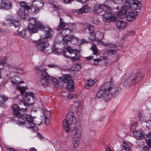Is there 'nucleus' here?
<instances>
[{
  "label": "nucleus",
  "instance_id": "1",
  "mask_svg": "<svg viewBox=\"0 0 151 151\" xmlns=\"http://www.w3.org/2000/svg\"><path fill=\"white\" fill-rule=\"evenodd\" d=\"M122 90L121 88L114 86L113 82L109 81L105 83L97 93L96 97L102 98L105 102L118 96Z\"/></svg>",
  "mask_w": 151,
  "mask_h": 151
},
{
  "label": "nucleus",
  "instance_id": "2",
  "mask_svg": "<svg viewBox=\"0 0 151 151\" xmlns=\"http://www.w3.org/2000/svg\"><path fill=\"white\" fill-rule=\"evenodd\" d=\"M125 1V6L118 13V16L122 18L125 15L128 10H139L140 9V6H138V1L136 0H112L114 4H118L119 6L117 7L116 9L119 10L122 5Z\"/></svg>",
  "mask_w": 151,
  "mask_h": 151
},
{
  "label": "nucleus",
  "instance_id": "3",
  "mask_svg": "<svg viewBox=\"0 0 151 151\" xmlns=\"http://www.w3.org/2000/svg\"><path fill=\"white\" fill-rule=\"evenodd\" d=\"M76 119L73 112H70L67 115L66 119L63 122V125L64 130L68 133L69 132L74 131L76 126Z\"/></svg>",
  "mask_w": 151,
  "mask_h": 151
},
{
  "label": "nucleus",
  "instance_id": "4",
  "mask_svg": "<svg viewBox=\"0 0 151 151\" xmlns=\"http://www.w3.org/2000/svg\"><path fill=\"white\" fill-rule=\"evenodd\" d=\"M29 21H30L28 26L29 31L32 33L37 32L38 30L45 29V26L43 23L36 18H29Z\"/></svg>",
  "mask_w": 151,
  "mask_h": 151
},
{
  "label": "nucleus",
  "instance_id": "5",
  "mask_svg": "<svg viewBox=\"0 0 151 151\" xmlns=\"http://www.w3.org/2000/svg\"><path fill=\"white\" fill-rule=\"evenodd\" d=\"M33 42L37 49L43 53L47 55H49L51 52L52 50L50 49H47V50H46L49 45L46 38L40 39L37 41Z\"/></svg>",
  "mask_w": 151,
  "mask_h": 151
},
{
  "label": "nucleus",
  "instance_id": "6",
  "mask_svg": "<svg viewBox=\"0 0 151 151\" xmlns=\"http://www.w3.org/2000/svg\"><path fill=\"white\" fill-rule=\"evenodd\" d=\"M142 78L140 73H132L130 75L125 81L124 85L126 86H129L133 84L137 83Z\"/></svg>",
  "mask_w": 151,
  "mask_h": 151
},
{
  "label": "nucleus",
  "instance_id": "7",
  "mask_svg": "<svg viewBox=\"0 0 151 151\" xmlns=\"http://www.w3.org/2000/svg\"><path fill=\"white\" fill-rule=\"evenodd\" d=\"M103 19L106 24H108L110 22H114L117 19L115 14L112 12L109 6L103 14Z\"/></svg>",
  "mask_w": 151,
  "mask_h": 151
},
{
  "label": "nucleus",
  "instance_id": "8",
  "mask_svg": "<svg viewBox=\"0 0 151 151\" xmlns=\"http://www.w3.org/2000/svg\"><path fill=\"white\" fill-rule=\"evenodd\" d=\"M38 71H39V73L41 74V78L39 84L44 86H47L50 80V76L47 73L45 68H39L38 69L37 72H36L37 73Z\"/></svg>",
  "mask_w": 151,
  "mask_h": 151
},
{
  "label": "nucleus",
  "instance_id": "9",
  "mask_svg": "<svg viewBox=\"0 0 151 151\" xmlns=\"http://www.w3.org/2000/svg\"><path fill=\"white\" fill-rule=\"evenodd\" d=\"M75 130L73 133V137L72 143L74 147L76 148L78 146L82 133V129L80 126L75 127Z\"/></svg>",
  "mask_w": 151,
  "mask_h": 151
},
{
  "label": "nucleus",
  "instance_id": "10",
  "mask_svg": "<svg viewBox=\"0 0 151 151\" xmlns=\"http://www.w3.org/2000/svg\"><path fill=\"white\" fill-rule=\"evenodd\" d=\"M13 115L14 117L17 119V123L20 124L24 121V116L21 112V110L17 104L14 105L12 108Z\"/></svg>",
  "mask_w": 151,
  "mask_h": 151
},
{
  "label": "nucleus",
  "instance_id": "11",
  "mask_svg": "<svg viewBox=\"0 0 151 151\" xmlns=\"http://www.w3.org/2000/svg\"><path fill=\"white\" fill-rule=\"evenodd\" d=\"M87 28L88 30L89 33L91 35L90 40L93 41H96L98 42L103 43L101 40L103 38V32H100L99 33L100 36L99 38L96 37V34L94 31L93 27L91 25H89L87 26Z\"/></svg>",
  "mask_w": 151,
  "mask_h": 151
},
{
  "label": "nucleus",
  "instance_id": "12",
  "mask_svg": "<svg viewBox=\"0 0 151 151\" xmlns=\"http://www.w3.org/2000/svg\"><path fill=\"white\" fill-rule=\"evenodd\" d=\"M35 94L32 92H26L23 99V101L21 100V103L24 106L27 104L29 105H32L34 102Z\"/></svg>",
  "mask_w": 151,
  "mask_h": 151
},
{
  "label": "nucleus",
  "instance_id": "13",
  "mask_svg": "<svg viewBox=\"0 0 151 151\" xmlns=\"http://www.w3.org/2000/svg\"><path fill=\"white\" fill-rule=\"evenodd\" d=\"M19 4L21 7L25 8L28 12L32 14H36L39 11L38 7L35 5H32L30 6L28 4L22 1L19 3Z\"/></svg>",
  "mask_w": 151,
  "mask_h": 151
},
{
  "label": "nucleus",
  "instance_id": "14",
  "mask_svg": "<svg viewBox=\"0 0 151 151\" xmlns=\"http://www.w3.org/2000/svg\"><path fill=\"white\" fill-rule=\"evenodd\" d=\"M24 121L19 125H24L25 126L28 128H32L35 126V124L33 122V118L31 115H27L26 116H24Z\"/></svg>",
  "mask_w": 151,
  "mask_h": 151
},
{
  "label": "nucleus",
  "instance_id": "15",
  "mask_svg": "<svg viewBox=\"0 0 151 151\" xmlns=\"http://www.w3.org/2000/svg\"><path fill=\"white\" fill-rule=\"evenodd\" d=\"M19 79L18 77H12L11 78V82L12 84L14 85H15L16 86L17 89H19L20 90L21 94L22 95H23L25 90L26 88L25 87H20V86H18L17 85L21 83H23V81H19L18 80Z\"/></svg>",
  "mask_w": 151,
  "mask_h": 151
},
{
  "label": "nucleus",
  "instance_id": "16",
  "mask_svg": "<svg viewBox=\"0 0 151 151\" xmlns=\"http://www.w3.org/2000/svg\"><path fill=\"white\" fill-rule=\"evenodd\" d=\"M74 29V27L70 28V29L67 28L62 30L58 36V39L59 41H63L64 37H67L68 35L71 32H73Z\"/></svg>",
  "mask_w": 151,
  "mask_h": 151
},
{
  "label": "nucleus",
  "instance_id": "17",
  "mask_svg": "<svg viewBox=\"0 0 151 151\" xmlns=\"http://www.w3.org/2000/svg\"><path fill=\"white\" fill-rule=\"evenodd\" d=\"M109 7L105 4H96L94 6L93 11L94 13L96 14L100 13L102 11L104 13Z\"/></svg>",
  "mask_w": 151,
  "mask_h": 151
},
{
  "label": "nucleus",
  "instance_id": "18",
  "mask_svg": "<svg viewBox=\"0 0 151 151\" xmlns=\"http://www.w3.org/2000/svg\"><path fill=\"white\" fill-rule=\"evenodd\" d=\"M32 32H30L28 29L23 30L21 32L17 31L14 33V34L17 35H19L24 38L27 39L30 37L31 34Z\"/></svg>",
  "mask_w": 151,
  "mask_h": 151
},
{
  "label": "nucleus",
  "instance_id": "19",
  "mask_svg": "<svg viewBox=\"0 0 151 151\" xmlns=\"http://www.w3.org/2000/svg\"><path fill=\"white\" fill-rule=\"evenodd\" d=\"M10 2L8 1L0 0V9H9L11 7Z\"/></svg>",
  "mask_w": 151,
  "mask_h": 151
},
{
  "label": "nucleus",
  "instance_id": "20",
  "mask_svg": "<svg viewBox=\"0 0 151 151\" xmlns=\"http://www.w3.org/2000/svg\"><path fill=\"white\" fill-rule=\"evenodd\" d=\"M133 134L134 137L139 140L143 139L146 135V134L142 133L141 130H135L133 132Z\"/></svg>",
  "mask_w": 151,
  "mask_h": 151
},
{
  "label": "nucleus",
  "instance_id": "21",
  "mask_svg": "<svg viewBox=\"0 0 151 151\" xmlns=\"http://www.w3.org/2000/svg\"><path fill=\"white\" fill-rule=\"evenodd\" d=\"M75 51L74 49H73L68 46L65 48V51L63 52V55L66 58H70V55L73 54Z\"/></svg>",
  "mask_w": 151,
  "mask_h": 151
},
{
  "label": "nucleus",
  "instance_id": "22",
  "mask_svg": "<svg viewBox=\"0 0 151 151\" xmlns=\"http://www.w3.org/2000/svg\"><path fill=\"white\" fill-rule=\"evenodd\" d=\"M135 12L131 11L128 12L126 15V19L129 21L133 20L136 17L137 14Z\"/></svg>",
  "mask_w": 151,
  "mask_h": 151
},
{
  "label": "nucleus",
  "instance_id": "23",
  "mask_svg": "<svg viewBox=\"0 0 151 151\" xmlns=\"http://www.w3.org/2000/svg\"><path fill=\"white\" fill-rule=\"evenodd\" d=\"M20 8L18 11L17 13L18 15L20 16L23 19H25L28 16L27 14L25 12V10H26L25 8L22 7Z\"/></svg>",
  "mask_w": 151,
  "mask_h": 151
},
{
  "label": "nucleus",
  "instance_id": "24",
  "mask_svg": "<svg viewBox=\"0 0 151 151\" xmlns=\"http://www.w3.org/2000/svg\"><path fill=\"white\" fill-rule=\"evenodd\" d=\"M93 55H91L90 56L86 58V60H88L89 61H91V60H93L94 62H93V64L95 65L98 64L99 60L103 59L105 60L106 58L105 57H99V59L98 58H93Z\"/></svg>",
  "mask_w": 151,
  "mask_h": 151
},
{
  "label": "nucleus",
  "instance_id": "25",
  "mask_svg": "<svg viewBox=\"0 0 151 151\" xmlns=\"http://www.w3.org/2000/svg\"><path fill=\"white\" fill-rule=\"evenodd\" d=\"M116 24L117 28L119 29H123L127 25V23L122 20H117Z\"/></svg>",
  "mask_w": 151,
  "mask_h": 151
},
{
  "label": "nucleus",
  "instance_id": "26",
  "mask_svg": "<svg viewBox=\"0 0 151 151\" xmlns=\"http://www.w3.org/2000/svg\"><path fill=\"white\" fill-rule=\"evenodd\" d=\"M78 37H76L73 36H70L67 37H64V40H64L63 42L64 45L65 46L67 45L68 41H71L74 40L77 42L78 41Z\"/></svg>",
  "mask_w": 151,
  "mask_h": 151
},
{
  "label": "nucleus",
  "instance_id": "27",
  "mask_svg": "<svg viewBox=\"0 0 151 151\" xmlns=\"http://www.w3.org/2000/svg\"><path fill=\"white\" fill-rule=\"evenodd\" d=\"M60 79L65 83H67L71 79V76L68 74L64 75L60 77Z\"/></svg>",
  "mask_w": 151,
  "mask_h": 151
},
{
  "label": "nucleus",
  "instance_id": "28",
  "mask_svg": "<svg viewBox=\"0 0 151 151\" xmlns=\"http://www.w3.org/2000/svg\"><path fill=\"white\" fill-rule=\"evenodd\" d=\"M66 26V23L62 21L61 18L60 17L59 24L57 27L58 30H61L63 29Z\"/></svg>",
  "mask_w": 151,
  "mask_h": 151
},
{
  "label": "nucleus",
  "instance_id": "29",
  "mask_svg": "<svg viewBox=\"0 0 151 151\" xmlns=\"http://www.w3.org/2000/svg\"><path fill=\"white\" fill-rule=\"evenodd\" d=\"M87 7L88 6L86 5L83 6L81 9L76 10L75 12L78 14H81L85 12L86 10L87 9Z\"/></svg>",
  "mask_w": 151,
  "mask_h": 151
},
{
  "label": "nucleus",
  "instance_id": "30",
  "mask_svg": "<svg viewBox=\"0 0 151 151\" xmlns=\"http://www.w3.org/2000/svg\"><path fill=\"white\" fill-rule=\"evenodd\" d=\"M95 83L94 81L92 79L88 80L86 81L85 83V86L87 89L90 88V87L93 85Z\"/></svg>",
  "mask_w": 151,
  "mask_h": 151
},
{
  "label": "nucleus",
  "instance_id": "31",
  "mask_svg": "<svg viewBox=\"0 0 151 151\" xmlns=\"http://www.w3.org/2000/svg\"><path fill=\"white\" fill-rule=\"evenodd\" d=\"M121 151H130V148L125 142H122V148Z\"/></svg>",
  "mask_w": 151,
  "mask_h": 151
},
{
  "label": "nucleus",
  "instance_id": "32",
  "mask_svg": "<svg viewBox=\"0 0 151 151\" xmlns=\"http://www.w3.org/2000/svg\"><path fill=\"white\" fill-rule=\"evenodd\" d=\"M67 88L69 90H72L74 88V86L73 85V80L71 79L67 83Z\"/></svg>",
  "mask_w": 151,
  "mask_h": 151
},
{
  "label": "nucleus",
  "instance_id": "33",
  "mask_svg": "<svg viewBox=\"0 0 151 151\" xmlns=\"http://www.w3.org/2000/svg\"><path fill=\"white\" fill-rule=\"evenodd\" d=\"M81 68L80 65L75 64L72 65L71 69L72 71H78L81 69Z\"/></svg>",
  "mask_w": 151,
  "mask_h": 151
},
{
  "label": "nucleus",
  "instance_id": "34",
  "mask_svg": "<svg viewBox=\"0 0 151 151\" xmlns=\"http://www.w3.org/2000/svg\"><path fill=\"white\" fill-rule=\"evenodd\" d=\"M75 52H74V53L75 54V56L72 57H71V59L73 60H78L79 58V52H78V51H77L76 49H74Z\"/></svg>",
  "mask_w": 151,
  "mask_h": 151
},
{
  "label": "nucleus",
  "instance_id": "35",
  "mask_svg": "<svg viewBox=\"0 0 151 151\" xmlns=\"http://www.w3.org/2000/svg\"><path fill=\"white\" fill-rule=\"evenodd\" d=\"M46 37L50 38L53 35V32L50 29H47L46 30Z\"/></svg>",
  "mask_w": 151,
  "mask_h": 151
},
{
  "label": "nucleus",
  "instance_id": "36",
  "mask_svg": "<svg viewBox=\"0 0 151 151\" xmlns=\"http://www.w3.org/2000/svg\"><path fill=\"white\" fill-rule=\"evenodd\" d=\"M12 25H13L15 28L19 29L20 26V23L18 20H14Z\"/></svg>",
  "mask_w": 151,
  "mask_h": 151
},
{
  "label": "nucleus",
  "instance_id": "37",
  "mask_svg": "<svg viewBox=\"0 0 151 151\" xmlns=\"http://www.w3.org/2000/svg\"><path fill=\"white\" fill-rule=\"evenodd\" d=\"M91 48L93 52V54H92L93 55H96H96H99L98 54V49L97 48L96 46L94 45H93L91 47Z\"/></svg>",
  "mask_w": 151,
  "mask_h": 151
},
{
  "label": "nucleus",
  "instance_id": "38",
  "mask_svg": "<svg viewBox=\"0 0 151 151\" xmlns=\"http://www.w3.org/2000/svg\"><path fill=\"white\" fill-rule=\"evenodd\" d=\"M8 98L6 96L0 95V104L6 102L8 100Z\"/></svg>",
  "mask_w": 151,
  "mask_h": 151
},
{
  "label": "nucleus",
  "instance_id": "39",
  "mask_svg": "<svg viewBox=\"0 0 151 151\" xmlns=\"http://www.w3.org/2000/svg\"><path fill=\"white\" fill-rule=\"evenodd\" d=\"M8 98L6 96L0 95V104L6 102L8 100Z\"/></svg>",
  "mask_w": 151,
  "mask_h": 151
},
{
  "label": "nucleus",
  "instance_id": "40",
  "mask_svg": "<svg viewBox=\"0 0 151 151\" xmlns=\"http://www.w3.org/2000/svg\"><path fill=\"white\" fill-rule=\"evenodd\" d=\"M138 116L139 120L140 121H143L145 120V116L142 113H139L138 114Z\"/></svg>",
  "mask_w": 151,
  "mask_h": 151
},
{
  "label": "nucleus",
  "instance_id": "41",
  "mask_svg": "<svg viewBox=\"0 0 151 151\" xmlns=\"http://www.w3.org/2000/svg\"><path fill=\"white\" fill-rule=\"evenodd\" d=\"M99 44H100L101 45L104 44L105 45H107L108 46L107 47H109V48H114L116 47V46L115 45L112 44H108L107 43H106V44L105 43H104L103 42H102L103 43H101L100 42H98Z\"/></svg>",
  "mask_w": 151,
  "mask_h": 151
},
{
  "label": "nucleus",
  "instance_id": "42",
  "mask_svg": "<svg viewBox=\"0 0 151 151\" xmlns=\"http://www.w3.org/2000/svg\"><path fill=\"white\" fill-rule=\"evenodd\" d=\"M116 53V51L115 50L110 49L108 51V54L109 55H114Z\"/></svg>",
  "mask_w": 151,
  "mask_h": 151
},
{
  "label": "nucleus",
  "instance_id": "43",
  "mask_svg": "<svg viewBox=\"0 0 151 151\" xmlns=\"http://www.w3.org/2000/svg\"><path fill=\"white\" fill-rule=\"evenodd\" d=\"M145 141L148 146L151 147V138L146 137Z\"/></svg>",
  "mask_w": 151,
  "mask_h": 151
},
{
  "label": "nucleus",
  "instance_id": "44",
  "mask_svg": "<svg viewBox=\"0 0 151 151\" xmlns=\"http://www.w3.org/2000/svg\"><path fill=\"white\" fill-rule=\"evenodd\" d=\"M8 67L9 68V69H12V68H14L16 70V72L17 73H18V72L19 71V70H18V68H17V67H14V65L13 64H10L9 65ZM16 71V70H15Z\"/></svg>",
  "mask_w": 151,
  "mask_h": 151
},
{
  "label": "nucleus",
  "instance_id": "45",
  "mask_svg": "<svg viewBox=\"0 0 151 151\" xmlns=\"http://www.w3.org/2000/svg\"><path fill=\"white\" fill-rule=\"evenodd\" d=\"M52 5L54 8L56 9H59L60 8L58 4L56 2H53L52 4Z\"/></svg>",
  "mask_w": 151,
  "mask_h": 151
},
{
  "label": "nucleus",
  "instance_id": "46",
  "mask_svg": "<svg viewBox=\"0 0 151 151\" xmlns=\"http://www.w3.org/2000/svg\"><path fill=\"white\" fill-rule=\"evenodd\" d=\"M6 63V58H2L0 60V65H4Z\"/></svg>",
  "mask_w": 151,
  "mask_h": 151
},
{
  "label": "nucleus",
  "instance_id": "47",
  "mask_svg": "<svg viewBox=\"0 0 151 151\" xmlns=\"http://www.w3.org/2000/svg\"><path fill=\"white\" fill-rule=\"evenodd\" d=\"M43 111V115L45 116V115H47L48 117L50 116V113L49 111L45 110L44 111Z\"/></svg>",
  "mask_w": 151,
  "mask_h": 151
},
{
  "label": "nucleus",
  "instance_id": "48",
  "mask_svg": "<svg viewBox=\"0 0 151 151\" xmlns=\"http://www.w3.org/2000/svg\"><path fill=\"white\" fill-rule=\"evenodd\" d=\"M45 124H50V122L49 119V117L47 116V115H45Z\"/></svg>",
  "mask_w": 151,
  "mask_h": 151
},
{
  "label": "nucleus",
  "instance_id": "49",
  "mask_svg": "<svg viewBox=\"0 0 151 151\" xmlns=\"http://www.w3.org/2000/svg\"><path fill=\"white\" fill-rule=\"evenodd\" d=\"M81 100H78L77 101H76L75 103V106H76L78 107L82 106L81 105Z\"/></svg>",
  "mask_w": 151,
  "mask_h": 151
},
{
  "label": "nucleus",
  "instance_id": "50",
  "mask_svg": "<svg viewBox=\"0 0 151 151\" xmlns=\"http://www.w3.org/2000/svg\"><path fill=\"white\" fill-rule=\"evenodd\" d=\"M36 2L35 4L38 6H39V4H42V5H43V4L41 0H35L33 1L34 2Z\"/></svg>",
  "mask_w": 151,
  "mask_h": 151
},
{
  "label": "nucleus",
  "instance_id": "51",
  "mask_svg": "<svg viewBox=\"0 0 151 151\" xmlns=\"http://www.w3.org/2000/svg\"><path fill=\"white\" fill-rule=\"evenodd\" d=\"M13 20H12L9 19H8L6 20V22H7V24H10L11 25H12Z\"/></svg>",
  "mask_w": 151,
  "mask_h": 151
},
{
  "label": "nucleus",
  "instance_id": "52",
  "mask_svg": "<svg viewBox=\"0 0 151 151\" xmlns=\"http://www.w3.org/2000/svg\"><path fill=\"white\" fill-rule=\"evenodd\" d=\"M48 66L50 68H55L58 67V66L54 64H51L48 65Z\"/></svg>",
  "mask_w": 151,
  "mask_h": 151
},
{
  "label": "nucleus",
  "instance_id": "53",
  "mask_svg": "<svg viewBox=\"0 0 151 151\" xmlns=\"http://www.w3.org/2000/svg\"><path fill=\"white\" fill-rule=\"evenodd\" d=\"M52 50L53 51V52L55 54H57L59 53L58 51V49L57 48H55V47H52Z\"/></svg>",
  "mask_w": 151,
  "mask_h": 151
},
{
  "label": "nucleus",
  "instance_id": "54",
  "mask_svg": "<svg viewBox=\"0 0 151 151\" xmlns=\"http://www.w3.org/2000/svg\"><path fill=\"white\" fill-rule=\"evenodd\" d=\"M149 147L147 146H145L142 148H141L139 151H148Z\"/></svg>",
  "mask_w": 151,
  "mask_h": 151
},
{
  "label": "nucleus",
  "instance_id": "55",
  "mask_svg": "<svg viewBox=\"0 0 151 151\" xmlns=\"http://www.w3.org/2000/svg\"><path fill=\"white\" fill-rule=\"evenodd\" d=\"M74 0H63V2L65 4H68Z\"/></svg>",
  "mask_w": 151,
  "mask_h": 151
},
{
  "label": "nucleus",
  "instance_id": "56",
  "mask_svg": "<svg viewBox=\"0 0 151 151\" xmlns=\"http://www.w3.org/2000/svg\"><path fill=\"white\" fill-rule=\"evenodd\" d=\"M69 96V97L71 98L72 99H75L76 97L77 96L76 94H73L70 95Z\"/></svg>",
  "mask_w": 151,
  "mask_h": 151
},
{
  "label": "nucleus",
  "instance_id": "57",
  "mask_svg": "<svg viewBox=\"0 0 151 151\" xmlns=\"http://www.w3.org/2000/svg\"><path fill=\"white\" fill-rule=\"evenodd\" d=\"M77 1L81 2L82 3H86L87 1L88 0H76Z\"/></svg>",
  "mask_w": 151,
  "mask_h": 151
},
{
  "label": "nucleus",
  "instance_id": "58",
  "mask_svg": "<svg viewBox=\"0 0 151 151\" xmlns=\"http://www.w3.org/2000/svg\"><path fill=\"white\" fill-rule=\"evenodd\" d=\"M18 68V70H19V71L18 72V74H21L23 73V70L22 69H21L19 68Z\"/></svg>",
  "mask_w": 151,
  "mask_h": 151
},
{
  "label": "nucleus",
  "instance_id": "59",
  "mask_svg": "<svg viewBox=\"0 0 151 151\" xmlns=\"http://www.w3.org/2000/svg\"><path fill=\"white\" fill-rule=\"evenodd\" d=\"M88 41L85 40L84 39H83L81 42V44H83L85 43H87Z\"/></svg>",
  "mask_w": 151,
  "mask_h": 151
},
{
  "label": "nucleus",
  "instance_id": "60",
  "mask_svg": "<svg viewBox=\"0 0 151 151\" xmlns=\"http://www.w3.org/2000/svg\"><path fill=\"white\" fill-rule=\"evenodd\" d=\"M7 149H8V150H9L11 151H14V149L13 148H12V147H7Z\"/></svg>",
  "mask_w": 151,
  "mask_h": 151
},
{
  "label": "nucleus",
  "instance_id": "61",
  "mask_svg": "<svg viewBox=\"0 0 151 151\" xmlns=\"http://www.w3.org/2000/svg\"><path fill=\"white\" fill-rule=\"evenodd\" d=\"M146 137L151 138V131L146 136Z\"/></svg>",
  "mask_w": 151,
  "mask_h": 151
},
{
  "label": "nucleus",
  "instance_id": "62",
  "mask_svg": "<svg viewBox=\"0 0 151 151\" xmlns=\"http://www.w3.org/2000/svg\"><path fill=\"white\" fill-rule=\"evenodd\" d=\"M29 151H37L35 148H31Z\"/></svg>",
  "mask_w": 151,
  "mask_h": 151
},
{
  "label": "nucleus",
  "instance_id": "63",
  "mask_svg": "<svg viewBox=\"0 0 151 151\" xmlns=\"http://www.w3.org/2000/svg\"><path fill=\"white\" fill-rule=\"evenodd\" d=\"M37 136L39 137L40 139H42V137L41 134L39 133H38L37 134Z\"/></svg>",
  "mask_w": 151,
  "mask_h": 151
},
{
  "label": "nucleus",
  "instance_id": "64",
  "mask_svg": "<svg viewBox=\"0 0 151 151\" xmlns=\"http://www.w3.org/2000/svg\"><path fill=\"white\" fill-rule=\"evenodd\" d=\"M91 20L93 22V23L96 24V22H95L94 19L93 17L91 18Z\"/></svg>",
  "mask_w": 151,
  "mask_h": 151
}]
</instances>
